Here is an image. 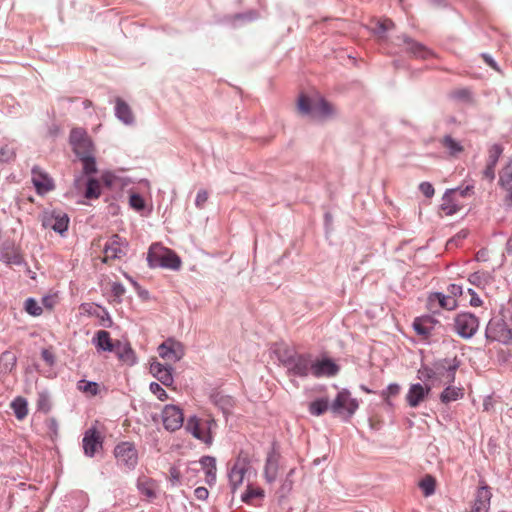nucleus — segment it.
Returning <instances> with one entry per match:
<instances>
[{"label": "nucleus", "instance_id": "obj_1", "mask_svg": "<svg viewBox=\"0 0 512 512\" xmlns=\"http://www.w3.org/2000/svg\"><path fill=\"white\" fill-rule=\"evenodd\" d=\"M147 263L152 269L165 268L178 271L181 268V258L171 249L163 248L158 243L150 246L147 253Z\"/></svg>", "mask_w": 512, "mask_h": 512}, {"label": "nucleus", "instance_id": "obj_2", "mask_svg": "<svg viewBox=\"0 0 512 512\" xmlns=\"http://www.w3.org/2000/svg\"><path fill=\"white\" fill-rule=\"evenodd\" d=\"M359 403L356 398L351 397V393L347 389L339 391L331 403V412L334 415L343 416L348 421L357 411Z\"/></svg>", "mask_w": 512, "mask_h": 512}, {"label": "nucleus", "instance_id": "obj_3", "mask_svg": "<svg viewBox=\"0 0 512 512\" xmlns=\"http://www.w3.org/2000/svg\"><path fill=\"white\" fill-rule=\"evenodd\" d=\"M485 337L491 342H499L507 345L512 341V330L504 319L492 318L486 326Z\"/></svg>", "mask_w": 512, "mask_h": 512}, {"label": "nucleus", "instance_id": "obj_4", "mask_svg": "<svg viewBox=\"0 0 512 512\" xmlns=\"http://www.w3.org/2000/svg\"><path fill=\"white\" fill-rule=\"evenodd\" d=\"M114 456L118 465L133 471L138 464V451L133 442L122 441L114 448Z\"/></svg>", "mask_w": 512, "mask_h": 512}, {"label": "nucleus", "instance_id": "obj_5", "mask_svg": "<svg viewBox=\"0 0 512 512\" xmlns=\"http://www.w3.org/2000/svg\"><path fill=\"white\" fill-rule=\"evenodd\" d=\"M479 328V319L471 312L458 313L454 318V331L463 339L472 338Z\"/></svg>", "mask_w": 512, "mask_h": 512}, {"label": "nucleus", "instance_id": "obj_6", "mask_svg": "<svg viewBox=\"0 0 512 512\" xmlns=\"http://www.w3.org/2000/svg\"><path fill=\"white\" fill-rule=\"evenodd\" d=\"M461 361L454 358H441L432 363L436 379L445 378L447 384H452L456 379V371L460 367Z\"/></svg>", "mask_w": 512, "mask_h": 512}, {"label": "nucleus", "instance_id": "obj_7", "mask_svg": "<svg viewBox=\"0 0 512 512\" xmlns=\"http://www.w3.org/2000/svg\"><path fill=\"white\" fill-rule=\"evenodd\" d=\"M312 360L311 353H297L291 364L286 369V374L289 377H297L301 379L308 378L312 373Z\"/></svg>", "mask_w": 512, "mask_h": 512}, {"label": "nucleus", "instance_id": "obj_8", "mask_svg": "<svg viewBox=\"0 0 512 512\" xmlns=\"http://www.w3.org/2000/svg\"><path fill=\"white\" fill-rule=\"evenodd\" d=\"M69 223V216L60 210L45 212L41 218L43 228H50L61 236H64L68 231Z\"/></svg>", "mask_w": 512, "mask_h": 512}, {"label": "nucleus", "instance_id": "obj_9", "mask_svg": "<svg viewBox=\"0 0 512 512\" xmlns=\"http://www.w3.org/2000/svg\"><path fill=\"white\" fill-rule=\"evenodd\" d=\"M0 261L6 265L27 266V262L14 240H5L0 248Z\"/></svg>", "mask_w": 512, "mask_h": 512}, {"label": "nucleus", "instance_id": "obj_10", "mask_svg": "<svg viewBox=\"0 0 512 512\" xmlns=\"http://www.w3.org/2000/svg\"><path fill=\"white\" fill-rule=\"evenodd\" d=\"M311 376L315 378H331L336 376L340 371V366L330 357L313 358Z\"/></svg>", "mask_w": 512, "mask_h": 512}, {"label": "nucleus", "instance_id": "obj_11", "mask_svg": "<svg viewBox=\"0 0 512 512\" xmlns=\"http://www.w3.org/2000/svg\"><path fill=\"white\" fill-rule=\"evenodd\" d=\"M162 422L167 431L174 432L180 429L184 422L183 410L178 405H165L162 410Z\"/></svg>", "mask_w": 512, "mask_h": 512}, {"label": "nucleus", "instance_id": "obj_12", "mask_svg": "<svg viewBox=\"0 0 512 512\" xmlns=\"http://www.w3.org/2000/svg\"><path fill=\"white\" fill-rule=\"evenodd\" d=\"M32 184L39 196H44L55 189L53 178L40 167L34 166L31 170Z\"/></svg>", "mask_w": 512, "mask_h": 512}, {"label": "nucleus", "instance_id": "obj_13", "mask_svg": "<svg viewBox=\"0 0 512 512\" xmlns=\"http://www.w3.org/2000/svg\"><path fill=\"white\" fill-rule=\"evenodd\" d=\"M173 372L174 368L170 364H163L158 361H153L150 364V373L152 376L168 388L172 387L174 384Z\"/></svg>", "mask_w": 512, "mask_h": 512}, {"label": "nucleus", "instance_id": "obj_14", "mask_svg": "<svg viewBox=\"0 0 512 512\" xmlns=\"http://www.w3.org/2000/svg\"><path fill=\"white\" fill-rule=\"evenodd\" d=\"M280 453L277 450L276 443L273 442L272 446L267 453L265 466H264V477L267 483H273L278 474Z\"/></svg>", "mask_w": 512, "mask_h": 512}, {"label": "nucleus", "instance_id": "obj_15", "mask_svg": "<svg viewBox=\"0 0 512 512\" xmlns=\"http://www.w3.org/2000/svg\"><path fill=\"white\" fill-rule=\"evenodd\" d=\"M432 390L431 384H421L419 382L410 385L406 395L407 404L416 408L430 394Z\"/></svg>", "mask_w": 512, "mask_h": 512}, {"label": "nucleus", "instance_id": "obj_16", "mask_svg": "<svg viewBox=\"0 0 512 512\" xmlns=\"http://www.w3.org/2000/svg\"><path fill=\"white\" fill-rule=\"evenodd\" d=\"M127 247L128 242L126 239L122 238L118 234H113L110 240L104 245V253L107 258L121 259L127 253L123 248Z\"/></svg>", "mask_w": 512, "mask_h": 512}, {"label": "nucleus", "instance_id": "obj_17", "mask_svg": "<svg viewBox=\"0 0 512 512\" xmlns=\"http://www.w3.org/2000/svg\"><path fill=\"white\" fill-rule=\"evenodd\" d=\"M159 356L173 362L180 361L184 356V349L181 343L168 340L158 346Z\"/></svg>", "mask_w": 512, "mask_h": 512}, {"label": "nucleus", "instance_id": "obj_18", "mask_svg": "<svg viewBox=\"0 0 512 512\" xmlns=\"http://www.w3.org/2000/svg\"><path fill=\"white\" fill-rule=\"evenodd\" d=\"M457 305L458 303L456 299L442 292H432L429 294L427 299V307L429 310L438 307L451 311L454 310L457 307Z\"/></svg>", "mask_w": 512, "mask_h": 512}, {"label": "nucleus", "instance_id": "obj_19", "mask_svg": "<svg viewBox=\"0 0 512 512\" xmlns=\"http://www.w3.org/2000/svg\"><path fill=\"white\" fill-rule=\"evenodd\" d=\"M398 38L401 39L403 43L407 46L406 51L413 57L427 59L432 55L430 49H428L422 43L414 40L410 36L402 34L401 36H398Z\"/></svg>", "mask_w": 512, "mask_h": 512}, {"label": "nucleus", "instance_id": "obj_20", "mask_svg": "<svg viewBox=\"0 0 512 512\" xmlns=\"http://www.w3.org/2000/svg\"><path fill=\"white\" fill-rule=\"evenodd\" d=\"M498 184L508 193L504 199L505 205L512 207V159L500 172Z\"/></svg>", "mask_w": 512, "mask_h": 512}, {"label": "nucleus", "instance_id": "obj_21", "mask_svg": "<svg viewBox=\"0 0 512 512\" xmlns=\"http://www.w3.org/2000/svg\"><path fill=\"white\" fill-rule=\"evenodd\" d=\"M82 443L84 454L88 457H94L97 449L102 447L100 435L94 428H91L84 433Z\"/></svg>", "mask_w": 512, "mask_h": 512}, {"label": "nucleus", "instance_id": "obj_22", "mask_svg": "<svg viewBox=\"0 0 512 512\" xmlns=\"http://www.w3.org/2000/svg\"><path fill=\"white\" fill-rule=\"evenodd\" d=\"M491 497L492 493L490 487L483 482V485L476 491L472 512H486L489 509Z\"/></svg>", "mask_w": 512, "mask_h": 512}, {"label": "nucleus", "instance_id": "obj_23", "mask_svg": "<svg viewBox=\"0 0 512 512\" xmlns=\"http://www.w3.org/2000/svg\"><path fill=\"white\" fill-rule=\"evenodd\" d=\"M113 352L121 362L129 366L135 365L138 361L137 356L129 342L122 343L121 341L117 340L115 350Z\"/></svg>", "mask_w": 512, "mask_h": 512}, {"label": "nucleus", "instance_id": "obj_24", "mask_svg": "<svg viewBox=\"0 0 512 512\" xmlns=\"http://www.w3.org/2000/svg\"><path fill=\"white\" fill-rule=\"evenodd\" d=\"M210 399L226 417L232 413L235 406V399L232 396L224 394L222 391H214Z\"/></svg>", "mask_w": 512, "mask_h": 512}, {"label": "nucleus", "instance_id": "obj_25", "mask_svg": "<svg viewBox=\"0 0 512 512\" xmlns=\"http://www.w3.org/2000/svg\"><path fill=\"white\" fill-rule=\"evenodd\" d=\"M115 117L125 125H132L135 122L132 110L122 98L115 99Z\"/></svg>", "mask_w": 512, "mask_h": 512}, {"label": "nucleus", "instance_id": "obj_26", "mask_svg": "<svg viewBox=\"0 0 512 512\" xmlns=\"http://www.w3.org/2000/svg\"><path fill=\"white\" fill-rule=\"evenodd\" d=\"M246 472L245 464L240 465L239 459L234 463L228 472L229 486L234 494L238 487L243 483L244 474Z\"/></svg>", "mask_w": 512, "mask_h": 512}, {"label": "nucleus", "instance_id": "obj_27", "mask_svg": "<svg viewBox=\"0 0 512 512\" xmlns=\"http://www.w3.org/2000/svg\"><path fill=\"white\" fill-rule=\"evenodd\" d=\"M92 343L98 351L103 352H113L116 345V342H113L110 333L106 330L97 331L92 339Z\"/></svg>", "mask_w": 512, "mask_h": 512}, {"label": "nucleus", "instance_id": "obj_28", "mask_svg": "<svg viewBox=\"0 0 512 512\" xmlns=\"http://www.w3.org/2000/svg\"><path fill=\"white\" fill-rule=\"evenodd\" d=\"M203 470H205V482L212 486L216 483V458L213 456L205 455L199 460Z\"/></svg>", "mask_w": 512, "mask_h": 512}, {"label": "nucleus", "instance_id": "obj_29", "mask_svg": "<svg viewBox=\"0 0 512 512\" xmlns=\"http://www.w3.org/2000/svg\"><path fill=\"white\" fill-rule=\"evenodd\" d=\"M185 429L187 432L191 433L192 436L198 440H201L205 443L211 442V436L209 434L205 435L201 428L199 418L196 415H192L187 419Z\"/></svg>", "mask_w": 512, "mask_h": 512}, {"label": "nucleus", "instance_id": "obj_30", "mask_svg": "<svg viewBox=\"0 0 512 512\" xmlns=\"http://www.w3.org/2000/svg\"><path fill=\"white\" fill-rule=\"evenodd\" d=\"M412 327L422 340H428L433 334H435L433 326L428 324L424 315L416 317L412 323Z\"/></svg>", "mask_w": 512, "mask_h": 512}, {"label": "nucleus", "instance_id": "obj_31", "mask_svg": "<svg viewBox=\"0 0 512 512\" xmlns=\"http://www.w3.org/2000/svg\"><path fill=\"white\" fill-rule=\"evenodd\" d=\"M334 114V108L330 102L325 98H320L314 104L313 119H327L332 117Z\"/></svg>", "mask_w": 512, "mask_h": 512}, {"label": "nucleus", "instance_id": "obj_32", "mask_svg": "<svg viewBox=\"0 0 512 512\" xmlns=\"http://www.w3.org/2000/svg\"><path fill=\"white\" fill-rule=\"evenodd\" d=\"M464 397V389L462 387L448 386L440 393L439 399L443 404L460 400Z\"/></svg>", "mask_w": 512, "mask_h": 512}, {"label": "nucleus", "instance_id": "obj_33", "mask_svg": "<svg viewBox=\"0 0 512 512\" xmlns=\"http://www.w3.org/2000/svg\"><path fill=\"white\" fill-rule=\"evenodd\" d=\"M328 409L331 410V404L327 397L316 398L308 404V412L312 416L319 417Z\"/></svg>", "mask_w": 512, "mask_h": 512}, {"label": "nucleus", "instance_id": "obj_34", "mask_svg": "<svg viewBox=\"0 0 512 512\" xmlns=\"http://www.w3.org/2000/svg\"><path fill=\"white\" fill-rule=\"evenodd\" d=\"M468 282L478 288H484L493 280V276L488 271H475L468 276Z\"/></svg>", "mask_w": 512, "mask_h": 512}, {"label": "nucleus", "instance_id": "obj_35", "mask_svg": "<svg viewBox=\"0 0 512 512\" xmlns=\"http://www.w3.org/2000/svg\"><path fill=\"white\" fill-rule=\"evenodd\" d=\"M452 194H454V190H446L442 196L440 208L447 216H452L459 210V206L455 203Z\"/></svg>", "mask_w": 512, "mask_h": 512}, {"label": "nucleus", "instance_id": "obj_36", "mask_svg": "<svg viewBox=\"0 0 512 512\" xmlns=\"http://www.w3.org/2000/svg\"><path fill=\"white\" fill-rule=\"evenodd\" d=\"M440 143L452 157L457 156L464 150L463 145L459 141L455 140L451 135H445L441 139Z\"/></svg>", "mask_w": 512, "mask_h": 512}, {"label": "nucleus", "instance_id": "obj_37", "mask_svg": "<svg viewBox=\"0 0 512 512\" xmlns=\"http://www.w3.org/2000/svg\"><path fill=\"white\" fill-rule=\"evenodd\" d=\"M294 472L295 469H290L285 479L283 480L280 488L277 491L279 504L283 503V501L288 497V495L291 493L293 489V480L291 479V477L294 474Z\"/></svg>", "mask_w": 512, "mask_h": 512}, {"label": "nucleus", "instance_id": "obj_38", "mask_svg": "<svg viewBox=\"0 0 512 512\" xmlns=\"http://www.w3.org/2000/svg\"><path fill=\"white\" fill-rule=\"evenodd\" d=\"M101 195V187L98 179L89 177L86 181L84 197L87 199H97Z\"/></svg>", "mask_w": 512, "mask_h": 512}, {"label": "nucleus", "instance_id": "obj_39", "mask_svg": "<svg viewBox=\"0 0 512 512\" xmlns=\"http://www.w3.org/2000/svg\"><path fill=\"white\" fill-rule=\"evenodd\" d=\"M449 99L461 102V103H472L473 102V94L472 91L467 88H458L453 91H451L448 94Z\"/></svg>", "mask_w": 512, "mask_h": 512}, {"label": "nucleus", "instance_id": "obj_40", "mask_svg": "<svg viewBox=\"0 0 512 512\" xmlns=\"http://www.w3.org/2000/svg\"><path fill=\"white\" fill-rule=\"evenodd\" d=\"M11 408L18 420L24 419L28 414V402L23 397H16L11 403Z\"/></svg>", "mask_w": 512, "mask_h": 512}, {"label": "nucleus", "instance_id": "obj_41", "mask_svg": "<svg viewBox=\"0 0 512 512\" xmlns=\"http://www.w3.org/2000/svg\"><path fill=\"white\" fill-rule=\"evenodd\" d=\"M17 357L10 351H5L0 356V371L4 373L11 372L16 366Z\"/></svg>", "mask_w": 512, "mask_h": 512}, {"label": "nucleus", "instance_id": "obj_42", "mask_svg": "<svg viewBox=\"0 0 512 512\" xmlns=\"http://www.w3.org/2000/svg\"><path fill=\"white\" fill-rule=\"evenodd\" d=\"M298 110L301 114L309 117H313L314 104L309 96L301 94L297 102Z\"/></svg>", "mask_w": 512, "mask_h": 512}, {"label": "nucleus", "instance_id": "obj_43", "mask_svg": "<svg viewBox=\"0 0 512 512\" xmlns=\"http://www.w3.org/2000/svg\"><path fill=\"white\" fill-rule=\"evenodd\" d=\"M137 489L141 495L146 496L148 499L152 500L157 497L152 479L138 480Z\"/></svg>", "mask_w": 512, "mask_h": 512}, {"label": "nucleus", "instance_id": "obj_44", "mask_svg": "<svg viewBox=\"0 0 512 512\" xmlns=\"http://www.w3.org/2000/svg\"><path fill=\"white\" fill-rule=\"evenodd\" d=\"M417 379L423 382V384H429V381L436 380L433 366L422 363L420 368L417 370Z\"/></svg>", "mask_w": 512, "mask_h": 512}, {"label": "nucleus", "instance_id": "obj_45", "mask_svg": "<svg viewBox=\"0 0 512 512\" xmlns=\"http://www.w3.org/2000/svg\"><path fill=\"white\" fill-rule=\"evenodd\" d=\"M72 150L76 157L80 160L84 156H90L93 154V143L91 139L77 144L76 146H72Z\"/></svg>", "mask_w": 512, "mask_h": 512}, {"label": "nucleus", "instance_id": "obj_46", "mask_svg": "<svg viewBox=\"0 0 512 512\" xmlns=\"http://www.w3.org/2000/svg\"><path fill=\"white\" fill-rule=\"evenodd\" d=\"M419 487L421 488L424 496L429 497L435 493L436 480L433 476L427 475L420 481Z\"/></svg>", "mask_w": 512, "mask_h": 512}, {"label": "nucleus", "instance_id": "obj_47", "mask_svg": "<svg viewBox=\"0 0 512 512\" xmlns=\"http://www.w3.org/2000/svg\"><path fill=\"white\" fill-rule=\"evenodd\" d=\"M83 165V173L87 176L96 174L98 172L96 158L92 154L90 156H84L80 159Z\"/></svg>", "mask_w": 512, "mask_h": 512}, {"label": "nucleus", "instance_id": "obj_48", "mask_svg": "<svg viewBox=\"0 0 512 512\" xmlns=\"http://www.w3.org/2000/svg\"><path fill=\"white\" fill-rule=\"evenodd\" d=\"M297 353L298 352L295 351L294 349L285 348L283 350L278 351L276 355L282 366L287 369V367L291 364Z\"/></svg>", "mask_w": 512, "mask_h": 512}, {"label": "nucleus", "instance_id": "obj_49", "mask_svg": "<svg viewBox=\"0 0 512 512\" xmlns=\"http://www.w3.org/2000/svg\"><path fill=\"white\" fill-rule=\"evenodd\" d=\"M89 139L87 132L83 128H73L69 135V143L71 146H76Z\"/></svg>", "mask_w": 512, "mask_h": 512}, {"label": "nucleus", "instance_id": "obj_50", "mask_svg": "<svg viewBox=\"0 0 512 512\" xmlns=\"http://www.w3.org/2000/svg\"><path fill=\"white\" fill-rule=\"evenodd\" d=\"M395 24L391 19H384L382 21H377L375 27L372 28V32L378 36L383 37L385 33L394 28Z\"/></svg>", "mask_w": 512, "mask_h": 512}, {"label": "nucleus", "instance_id": "obj_51", "mask_svg": "<svg viewBox=\"0 0 512 512\" xmlns=\"http://www.w3.org/2000/svg\"><path fill=\"white\" fill-rule=\"evenodd\" d=\"M25 311L31 316H40L43 313L42 307L35 298L29 297L24 303Z\"/></svg>", "mask_w": 512, "mask_h": 512}, {"label": "nucleus", "instance_id": "obj_52", "mask_svg": "<svg viewBox=\"0 0 512 512\" xmlns=\"http://www.w3.org/2000/svg\"><path fill=\"white\" fill-rule=\"evenodd\" d=\"M129 205L135 211L141 212L146 207V201L141 194L132 192L129 197Z\"/></svg>", "mask_w": 512, "mask_h": 512}, {"label": "nucleus", "instance_id": "obj_53", "mask_svg": "<svg viewBox=\"0 0 512 512\" xmlns=\"http://www.w3.org/2000/svg\"><path fill=\"white\" fill-rule=\"evenodd\" d=\"M503 146L499 143L493 144L488 151V159L487 163L492 165H497L499 158L501 157L503 153Z\"/></svg>", "mask_w": 512, "mask_h": 512}, {"label": "nucleus", "instance_id": "obj_54", "mask_svg": "<svg viewBox=\"0 0 512 512\" xmlns=\"http://www.w3.org/2000/svg\"><path fill=\"white\" fill-rule=\"evenodd\" d=\"M264 491L261 488H253L251 485L247 486L246 491L241 495L242 502L249 504L252 499L263 497Z\"/></svg>", "mask_w": 512, "mask_h": 512}, {"label": "nucleus", "instance_id": "obj_55", "mask_svg": "<svg viewBox=\"0 0 512 512\" xmlns=\"http://www.w3.org/2000/svg\"><path fill=\"white\" fill-rule=\"evenodd\" d=\"M126 293V288L121 282H113L111 284V294L113 302L120 304L123 302V296Z\"/></svg>", "mask_w": 512, "mask_h": 512}, {"label": "nucleus", "instance_id": "obj_56", "mask_svg": "<svg viewBox=\"0 0 512 512\" xmlns=\"http://www.w3.org/2000/svg\"><path fill=\"white\" fill-rule=\"evenodd\" d=\"M431 314L424 315L426 320L428 321V324L430 326H433V330L435 331V334H440V329L443 328L442 324L438 320L437 316H440L442 313L439 310L432 309L430 310Z\"/></svg>", "mask_w": 512, "mask_h": 512}, {"label": "nucleus", "instance_id": "obj_57", "mask_svg": "<svg viewBox=\"0 0 512 512\" xmlns=\"http://www.w3.org/2000/svg\"><path fill=\"white\" fill-rule=\"evenodd\" d=\"M104 201L107 203L106 211L110 216H117L120 213V206L117 203V197L115 195L105 196Z\"/></svg>", "mask_w": 512, "mask_h": 512}, {"label": "nucleus", "instance_id": "obj_58", "mask_svg": "<svg viewBox=\"0 0 512 512\" xmlns=\"http://www.w3.org/2000/svg\"><path fill=\"white\" fill-rule=\"evenodd\" d=\"M97 307L101 310V313L94 312V315H96L98 318H100L101 325L106 328L112 327L113 320H112L108 310L101 305H97ZM89 313L93 314V312H90V311H89Z\"/></svg>", "mask_w": 512, "mask_h": 512}, {"label": "nucleus", "instance_id": "obj_59", "mask_svg": "<svg viewBox=\"0 0 512 512\" xmlns=\"http://www.w3.org/2000/svg\"><path fill=\"white\" fill-rule=\"evenodd\" d=\"M78 388L91 395H97L99 392V384L94 381L81 380L78 382Z\"/></svg>", "mask_w": 512, "mask_h": 512}, {"label": "nucleus", "instance_id": "obj_60", "mask_svg": "<svg viewBox=\"0 0 512 512\" xmlns=\"http://www.w3.org/2000/svg\"><path fill=\"white\" fill-rule=\"evenodd\" d=\"M16 156L15 149L12 146L4 145L0 147V163H8Z\"/></svg>", "mask_w": 512, "mask_h": 512}, {"label": "nucleus", "instance_id": "obj_61", "mask_svg": "<svg viewBox=\"0 0 512 512\" xmlns=\"http://www.w3.org/2000/svg\"><path fill=\"white\" fill-rule=\"evenodd\" d=\"M401 387L398 383H390L385 389L380 392L382 399H388L397 396L400 393Z\"/></svg>", "mask_w": 512, "mask_h": 512}, {"label": "nucleus", "instance_id": "obj_62", "mask_svg": "<svg viewBox=\"0 0 512 512\" xmlns=\"http://www.w3.org/2000/svg\"><path fill=\"white\" fill-rule=\"evenodd\" d=\"M149 389L150 391L156 395V397L160 400V401H165L168 399V394L167 392L165 391V389L162 387V384L161 383H157V382H151L150 385H149Z\"/></svg>", "mask_w": 512, "mask_h": 512}, {"label": "nucleus", "instance_id": "obj_63", "mask_svg": "<svg viewBox=\"0 0 512 512\" xmlns=\"http://www.w3.org/2000/svg\"><path fill=\"white\" fill-rule=\"evenodd\" d=\"M259 14L257 11L255 10H249L247 12H243V13H237L233 16V21H246V22H250V21H254L258 18Z\"/></svg>", "mask_w": 512, "mask_h": 512}, {"label": "nucleus", "instance_id": "obj_64", "mask_svg": "<svg viewBox=\"0 0 512 512\" xmlns=\"http://www.w3.org/2000/svg\"><path fill=\"white\" fill-rule=\"evenodd\" d=\"M41 357L50 367H53L56 364V356L51 347L43 348L41 350Z\"/></svg>", "mask_w": 512, "mask_h": 512}]
</instances>
